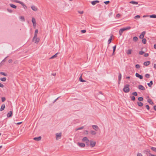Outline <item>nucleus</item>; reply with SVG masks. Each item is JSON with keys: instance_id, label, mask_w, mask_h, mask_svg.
<instances>
[{"instance_id": "33", "label": "nucleus", "mask_w": 156, "mask_h": 156, "mask_svg": "<svg viewBox=\"0 0 156 156\" xmlns=\"http://www.w3.org/2000/svg\"><path fill=\"white\" fill-rule=\"evenodd\" d=\"M84 128V126H81V127H80L78 128H77V129H75V130L76 131H77L78 130H80V129H83Z\"/></svg>"}, {"instance_id": "45", "label": "nucleus", "mask_w": 156, "mask_h": 156, "mask_svg": "<svg viewBox=\"0 0 156 156\" xmlns=\"http://www.w3.org/2000/svg\"><path fill=\"white\" fill-rule=\"evenodd\" d=\"M14 1L15 2H16L17 3H19L20 4L21 3V2L20 1H18L17 0H14Z\"/></svg>"}, {"instance_id": "20", "label": "nucleus", "mask_w": 156, "mask_h": 156, "mask_svg": "<svg viewBox=\"0 0 156 156\" xmlns=\"http://www.w3.org/2000/svg\"><path fill=\"white\" fill-rule=\"evenodd\" d=\"M5 105L4 104L2 105L1 106V108H0V111H3V110H4V109L5 108Z\"/></svg>"}, {"instance_id": "15", "label": "nucleus", "mask_w": 156, "mask_h": 156, "mask_svg": "<svg viewBox=\"0 0 156 156\" xmlns=\"http://www.w3.org/2000/svg\"><path fill=\"white\" fill-rule=\"evenodd\" d=\"M124 31L129 30L131 28V27L129 26L127 27H123L122 28Z\"/></svg>"}, {"instance_id": "23", "label": "nucleus", "mask_w": 156, "mask_h": 156, "mask_svg": "<svg viewBox=\"0 0 156 156\" xmlns=\"http://www.w3.org/2000/svg\"><path fill=\"white\" fill-rule=\"evenodd\" d=\"M130 3L132 4H135L137 5L138 4L137 2L134 1H131L129 2Z\"/></svg>"}, {"instance_id": "25", "label": "nucleus", "mask_w": 156, "mask_h": 156, "mask_svg": "<svg viewBox=\"0 0 156 156\" xmlns=\"http://www.w3.org/2000/svg\"><path fill=\"white\" fill-rule=\"evenodd\" d=\"M90 133L93 135H95L96 134V132L95 131L93 130L90 131Z\"/></svg>"}, {"instance_id": "3", "label": "nucleus", "mask_w": 156, "mask_h": 156, "mask_svg": "<svg viewBox=\"0 0 156 156\" xmlns=\"http://www.w3.org/2000/svg\"><path fill=\"white\" fill-rule=\"evenodd\" d=\"M82 141L83 142H85L87 145H89L90 141L87 137H84L82 139Z\"/></svg>"}, {"instance_id": "60", "label": "nucleus", "mask_w": 156, "mask_h": 156, "mask_svg": "<svg viewBox=\"0 0 156 156\" xmlns=\"http://www.w3.org/2000/svg\"><path fill=\"white\" fill-rule=\"evenodd\" d=\"M33 25L34 28H35V27L36 26V23L33 24Z\"/></svg>"}, {"instance_id": "31", "label": "nucleus", "mask_w": 156, "mask_h": 156, "mask_svg": "<svg viewBox=\"0 0 156 156\" xmlns=\"http://www.w3.org/2000/svg\"><path fill=\"white\" fill-rule=\"evenodd\" d=\"M6 79L5 77L1 78L0 80L2 81L5 82L6 80Z\"/></svg>"}, {"instance_id": "2", "label": "nucleus", "mask_w": 156, "mask_h": 156, "mask_svg": "<svg viewBox=\"0 0 156 156\" xmlns=\"http://www.w3.org/2000/svg\"><path fill=\"white\" fill-rule=\"evenodd\" d=\"M40 40V38L37 37V36L36 37L34 36L33 38V41H34L35 43L37 44L39 42Z\"/></svg>"}, {"instance_id": "17", "label": "nucleus", "mask_w": 156, "mask_h": 156, "mask_svg": "<svg viewBox=\"0 0 156 156\" xmlns=\"http://www.w3.org/2000/svg\"><path fill=\"white\" fill-rule=\"evenodd\" d=\"M124 31V30L122 28L120 29L119 31V34L120 36L122 35V33Z\"/></svg>"}, {"instance_id": "50", "label": "nucleus", "mask_w": 156, "mask_h": 156, "mask_svg": "<svg viewBox=\"0 0 156 156\" xmlns=\"http://www.w3.org/2000/svg\"><path fill=\"white\" fill-rule=\"evenodd\" d=\"M2 102H4L5 100V98L4 97H2Z\"/></svg>"}, {"instance_id": "32", "label": "nucleus", "mask_w": 156, "mask_h": 156, "mask_svg": "<svg viewBox=\"0 0 156 156\" xmlns=\"http://www.w3.org/2000/svg\"><path fill=\"white\" fill-rule=\"evenodd\" d=\"M116 48V45L114 46L113 47V52L112 54L113 55L114 54V52H115V50Z\"/></svg>"}, {"instance_id": "4", "label": "nucleus", "mask_w": 156, "mask_h": 156, "mask_svg": "<svg viewBox=\"0 0 156 156\" xmlns=\"http://www.w3.org/2000/svg\"><path fill=\"white\" fill-rule=\"evenodd\" d=\"M56 140L60 139L61 138L62 136L61 133H56Z\"/></svg>"}, {"instance_id": "5", "label": "nucleus", "mask_w": 156, "mask_h": 156, "mask_svg": "<svg viewBox=\"0 0 156 156\" xmlns=\"http://www.w3.org/2000/svg\"><path fill=\"white\" fill-rule=\"evenodd\" d=\"M96 144V142L93 141L91 140L90 141V146L91 147H94L95 146V145Z\"/></svg>"}, {"instance_id": "9", "label": "nucleus", "mask_w": 156, "mask_h": 156, "mask_svg": "<svg viewBox=\"0 0 156 156\" xmlns=\"http://www.w3.org/2000/svg\"><path fill=\"white\" fill-rule=\"evenodd\" d=\"M99 2V1L98 0H95L91 2V3L93 5H94L98 3Z\"/></svg>"}, {"instance_id": "57", "label": "nucleus", "mask_w": 156, "mask_h": 156, "mask_svg": "<svg viewBox=\"0 0 156 156\" xmlns=\"http://www.w3.org/2000/svg\"><path fill=\"white\" fill-rule=\"evenodd\" d=\"M0 87H3L4 86L2 84L0 83Z\"/></svg>"}, {"instance_id": "54", "label": "nucleus", "mask_w": 156, "mask_h": 156, "mask_svg": "<svg viewBox=\"0 0 156 156\" xmlns=\"http://www.w3.org/2000/svg\"><path fill=\"white\" fill-rule=\"evenodd\" d=\"M104 2L105 4H108L109 3V1H106L105 2Z\"/></svg>"}, {"instance_id": "63", "label": "nucleus", "mask_w": 156, "mask_h": 156, "mask_svg": "<svg viewBox=\"0 0 156 156\" xmlns=\"http://www.w3.org/2000/svg\"><path fill=\"white\" fill-rule=\"evenodd\" d=\"M154 109L156 111V105H155L154 106Z\"/></svg>"}, {"instance_id": "56", "label": "nucleus", "mask_w": 156, "mask_h": 156, "mask_svg": "<svg viewBox=\"0 0 156 156\" xmlns=\"http://www.w3.org/2000/svg\"><path fill=\"white\" fill-rule=\"evenodd\" d=\"M120 16V14H118L116 15V17H117L119 18Z\"/></svg>"}, {"instance_id": "22", "label": "nucleus", "mask_w": 156, "mask_h": 156, "mask_svg": "<svg viewBox=\"0 0 156 156\" xmlns=\"http://www.w3.org/2000/svg\"><path fill=\"white\" fill-rule=\"evenodd\" d=\"M132 51V50L131 49H128L126 52L127 54H128V55L130 54L131 53Z\"/></svg>"}, {"instance_id": "30", "label": "nucleus", "mask_w": 156, "mask_h": 156, "mask_svg": "<svg viewBox=\"0 0 156 156\" xmlns=\"http://www.w3.org/2000/svg\"><path fill=\"white\" fill-rule=\"evenodd\" d=\"M32 22L33 24L36 23L35 19L34 17H32Z\"/></svg>"}, {"instance_id": "8", "label": "nucleus", "mask_w": 156, "mask_h": 156, "mask_svg": "<svg viewBox=\"0 0 156 156\" xmlns=\"http://www.w3.org/2000/svg\"><path fill=\"white\" fill-rule=\"evenodd\" d=\"M145 34V31L143 32L140 35L139 37L140 38L143 39L144 36V35Z\"/></svg>"}, {"instance_id": "53", "label": "nucleus", "mask_w": 156, "mask_h": 156, "mask_svg": "<svg viewBox=\"0 0 156 156\" xmlns=\"http://www.w3.org/2000/svg\"><path fill=\"white\" fill-rule=\"evenodd\" d=\"M81 32L83 33H84L86 32V30H81Z\"/></svg>"}, {"instance_id": "62", "label": "nucleus", "mask_w": 156, "mask_h": 156, "mask_svg": "<svg viewBox=\"0 0 156 156\" xmlns=\"http://www.w3.org/2000/svg\"><path fill=\"white\" fill-rule=\"evenodd\" d=\"M154 68L156 69V64H154Z\"/></svg>"}, {"instance_id": "29", "label": "nucleus", "mask_w": 156, "mask_h": 156, "mask_svg": "<svg viewBox=\"0 0 156 156\" xmlns=\"http://www.w3.org/2000/svg\"><path fill=\"white\" fill-rule=\"evenodd\" d=\"M122 78V75L121 73H119L118 76L119 80L121 81Z\"/></svg>"}, {"instance_id": "52", "label": "nucleus", "mask_w": 156, "mask_h": 156, "mask_svg": "<svg viewBox=\"0 0 156 156\" xmlns=\"http://www.w3.org/2000/svg\"><path fill=\"white\" fill-rule=\"evenodd\" d=\"M144 52L143 51H140L139 52V54L142 55L144 53Z\"/></svg>"}, {"instance_id": "13", "label": "nucleus", "mask_w": 156, "mask_h": 156, "mask_svg": "<svg viewBox=\"0 0 156 156\" xmlns=\"http://www.w3.org/2000/svg\"><path fill=\"white\" fill-rule=\"evenodd\" d=\"M138 88L139 89L142 90H145L144 87L141 85H139V86Z\"/></svg>"}, {"instance_id": "18", "label": "nucleus", "mask_w": 156, "mask_h": 156, "mask_svg": "<svg viewBox=\"0 0 156 156\" xmlns=\"http://www.w3.org/2000/svg\"><path fill=\"white\" fill-rule=\"evenodd\" d=\"M78 144L79 146L81 147H84L85 146V144L84 143H79Z\"/></svg>"}, {"instance_id": "46", "label": "nucleus", "mask_w": 156, "mask_h": 156, "mask_svg": "<svg viewBox=\"0 0 156 156\" xmlns=\"http://www.w3.org/2000/svg\"><path fill=\"white\" fill-rule=\"evenodd\" d=\"M131 100L132 101H134L135 99V98L134 96L131 97Z\"/></svg>"}, {"instance_id": "61", "label": "nucleus", "mask_w": 156, "mask_h": 156, "mask_svg": "<svg viewBox=\"0 0 156 156\" xmlns=\"http://www.w3.org/2000/svg\"><path fill=\"white\" fill-rule=\"evenodd\" d=\"M8 11L11 13L12 12V10L11 9H8Z\"/></svg>"}, {"instance_id": "49", "label": "nucleus", "mask_w": 156, "mask_h": 156, "mask_svg": "<svg viewBox=\"0 0 156 156\" xmlns=\"http://www.w3.org/2000/svg\"><path fill=\"white\" fill-rule=\"evenodd\" d=\"M137 156H143V155L140 153H138L137 154Z\"/></svg>"}, {"instance_id": "39", "label": "nucleus", "mask_w": 156, "mask_h": 156, "mask_svg": "<svg viewBox=\"0 0 156 156\" xmlns=\"http://www.w3.org/2000/svg\"><path fill=\"white\" fill-rule=\"evenodd\" d=\"M112 40V36H111L110 38L109 39L108 41V44H110L111 42V41Z\"/></svg>"}, {"instance_id": "44", "label": "nucleus", "mask_w": 156, "mask_h": 156, "mask_svg": "<svg viewBox=\"0 0 156 156\" xmlns=\"http://www.w3.org/2000/svg\"><path fill=\"white\" fill-rule=\"evenodd\" d=\"M136 68L137 69H139L140 67V66L139 64H136L135 66Z\"/></svg>"}, {"instance_id": "1", "label": "nucleus", "mask_w": 156, "mask_h": 156, "mask_svg": "<svg viewBox=\"0 0 156 156\" xmlns=\"http://www.w3.org/2000/svg\"><path fill=\"white\" fill-rule=\"evenodd\" d=\"M129 85L127 84L124 86V87L123 89V91L125 93H128L129 91Z\"/></svg>"}, {"instance_id": "19", "label": "nucleus", "mask_w": 156, "mask_h": 156, "mask_svg": "<svg viewBox=\"0 0 156 156\" xmlns=\"http://www.w3.org/2000/svg\"><path fill=\"white\" fill-rule=\"evenodd\" d=\"M58 54V53H56L55 55H53L52 56H51L50 58V59H53L55 58H56L57 57V55Z\"/></svg>"}, {"instance_id": "6", "label": "nucleus", "mask_w": 156, "mask_h": 156, "mask_svg": "<svg viewBox=\"0 0 156 156\" xmlns=\"http://www.w3.org/2000/svg\"><path fill=\"white\" fill-rule=\"evenodd\" d=\"M31 9L34 11H37L38 10L37 8L34 5H32L31 6Z\"/></svg>"}, {"instance_id": "51", "label": "nucleus", "mask_w": 156, "mask_h": 156, "mask_svg": "<svg viewBox=\"0 0 156 156\" xmlns=\"http://www.w3.org/2000/svg\"><path fill=\"white\" fill-rule=\"evenodd\" d=\"M146 108L148 110H149L150 109L149 106L148 105H147L146 106Z\"/></svg>"}, {"instance_id": "34", "label": "nucleus", "mask_w": 156, "mask_h": 156, "mask_svg": "<svg viewBox=\"0 0 156 156\" xmlns=\"http://www.w3.org/2000/svg\"><path fill=\"white\" fill-rule=\"evenodd\" d=\"M80 81L81 82H86V81L85 80H83L82 78V76H81L79 78V79Z\"/></svg>"}, {"instance_id": "10", "label": "nucleus", "mask_w": 156, "mask_h": 156, "mask_svg": "<svg viewBox=\"0 0 156 156\" xmlns=\"http://www.w3.org/2000/svg\"><path fill=\"white\" fill-rule=\"evenodd\" d=\"M41 139V136H39L38 137H34V140L37 141H39Z\"/></svg>"}, {"instance_id": "7", "label": "nucleus", "mask_w": 156, "mask_h": 156, "mask_svg": "<svg viewBox=\"0 0 156 156\" xmlns=\"http://www.w3.org/2000/svg\"><path fill=\"white\" fill-rule=\"evenodd\" d=\"M136 76L138 78H139L140 79H143V76L141 75H140L137 73H136L135 74Z\"/></svg>"}, {"instance_id": "48", "label": "nucleus", "mask_w": 156, "mask_h": 156, "mask_svg": "<svg viewBox=\"0 0 156 156\" xmlns=\"http://www.w3.org/2000/svg\"><path fill=\"white\" fill-rule=\"evenodd\" d=\"M145 76L147 78H149L150 76V75L148 74H147L145 75Z\"/></svg>"}, {"instance_id": "28", "label": "nucleus", "mask_w": 156, "mask_h": 156, "mask_svg": "<svg viewBox=\"0 0 156 156\" xmlns=\"http://www.w3.org/2000/svg\"><path fill=\"white\" fill-rule=\"evenodd\" d=\"M138 38L136 37H134L133 38V40L134 41H138Z\"/></svg>"}, {"instance_id": "55", "label": "nucleus", "mask_w": 156, "mask_h": 156, "mask_svg": "<svg viewBox=\"0 0 156 156\" xmlns=\"http://www.w3.org/2000/svg\"><path fill=\"white\" fill-rule=\"evenodd\" d=\"M149 55V54L148 53H145L144 55V56L145 57H147Z\"/></svg>"}, {"instance_id": "24", "label": "nucleus", "mask_w": 156, "mask_h": 156, "mask_svg": "<svg viewBox=\"0 0 156 156\" xmlns=\"http://www.w3.org/2000/svg\"><path fill=\"white\" fill-rule=\"evenodd\" d=\"M137 104L140 107H142L143 105V103L141 102H138Z\"/></svg>"}, {"instance_id": "35", "label": "nucleus", "mask_w": 156, "mask_h": 156, "mask_svg": "<svg viewBox=\"0 0 156 156\" xmlns=\"http://www.w3.org/2000/svg\"><path fill=\"white\" fill-rule=\"evenodd\" d=\"M20 19L21 20V21H24L25 20L23 16H21L20 17Z\"/></svg>"}, {"instance_id": "37", "label": "nucleus", "mask_w": 156, "mask_h": 156, "mask_svg": "<svg viewBox=\"0 0 156 156\" xmlns=\"http://www.w3.org/2000/svg\"><path fill=\"white\" fill-rule=\"evenodd\" d=\"M149 16L150 18H156V15H150Z\"/></svg>"}, {"instance_id": "21", "label": "nucleus", "mask_w": 156, "mask_h": 156, "mask_svg": "<svg viewBox=\"0 0 156 156\" xmlns=\"http://www.w3.org/2000/svg\"><path fill=\"white\" fill-rule=\"evenodd\" d=\"M38 30L37 29H36L34 32V36L36 37L37 36V34L38 33Z\"/></svg>"}, {"instance_id": "58", "label": "nucleus", "mask_w": 156, "mask_h": 156, "mask_svg": "<svg viewBox=\"0 0 156 156\" xmlns=\"http://www.w3.org/2000/svg\"><path fill=\"white\" fill-rule=\"evenodd\" d=\"M12 62V59H10L9 60V63H11Z\"/></svg>"}, {"instance_id": "40", "label": "nucleus", "mask_w": 156, "mask_h": 156, "mask_svg": "<svg viewBox=\"0 0 156 156\" xmlns=\"http://www.w3.org/2000/svg\"><path fill=\"white\" fill-rule=\"evenodd\" d=\"M21 3L20 4H21L23 7V8L25 9L26 8H27V6L26 5H25V4L22 2H21Z\"/></svg>"}, {"instance_id": "36", "label": "nucleus", "mask_w": 156, "mask_h": 156, "mask_svg": "<svg viewBox=\"0 0 156 156\" xmlns=\"http://www.w3.org/2000/svg\"><path fill=\"white\" fill-rule=\"evenodd\" d=\"M146 40L145 38H143L142 40V42L144 44H145L146 42Z\"/></svg>"}, {"instance_id": "47", "label": "nucleus", "mask_w": 156, "mask_h": 156, "mask_svg": "<svg viewBox=\"0 0 156 156\" xmlns=\"http://www.w3.org/2000/svg\"><path fill=\"white\" fill-rule=\"evenodd\" d=\"M132 94L135 96H137V93L136 92H133L132 93Z\"/></svg>"}, {"instance_id": "26", "label": "nucleus", "mask_w": 156, "mask_h": 156, "mask_svg": "<svg viewBox=\"0 0 156 156\" xmlns=\"http://www.w3.org/2000/svg\"><path fill=\"white\" fill-rule=\"evenodd\" d=\"M10 6L12 7L14 9H16L17 7L16 6L13 4H9Z\"/></svg>"}, {"instance_id": "16", "label": "nucleus", "mask_w": 156, "mask_h": 156, "mask_svg": "<svg viewBox=\"0 0 156 156\" xmlns=\"http://www.w3.org/2000/svg\"><path fill=\"white\" fill-rule=\"evenodd\" d=\"M147 101L148 102V103H149V104L151 105H153L154 104V103L153 102L151 99L150 98H149L147 100Z\"/></svg>"}, {"instance_id": "59", "label": "nucleus", "mask_w": 156, "mask_h": 156, "mask_svg": "<svg viewBox=\"0 0 156 156\" xmlns=\"http://www.w3.org/2000/svg\"><path fill=\"white\" fill-rule=\"evenodd\" d=\"M85 133L86 134H88V132L87 130H85Z\"/></svg>"}, {"instance_id": "42", "label": "nucleus", "mask_w": 156, "mask_h": 156, "mask_svg": "<svg viewBox=\"0 0 156 156\" xmlns=\"http://www.w3.org/2000/svg\"><path fill=\"white\" fill-rule=\"evenodd\" d=\"M140 16L138 15H136L134 17L135 19H139L140 18Z\"/></svg>"}, {"instance_id": "11", "label": "nucleus", "mask_w": 156, "mask_h": 156, "mask_svg": "<svg viewBox=\"0 0 156 156\" xmlns=\"http://www.w3.org/2000/svg\"><path fill=\"white\" fill-rule=\"evenodd\" d=\"M92 127L93 129L96 131L98 130V126L97 125H93L92 126Z\"/></svg>"}, {"instance_id": "43", "label": "nucleus", "mask_w": 156, "mask_h": 156, "mask_svg": "<svg viewBox=\"0 0 156 156\" xmlns=\"http://www.w3.org/2000/svg\"><path fill=\"white\" fill-rule=\"evenodd\" d=\"M138 100L140 101H141L143 100V98L142 97H140L138 98Z\"/></svg>"}, {"instance_id": "12", "label": "nucleus", "mask_w": 156, "mask_h": 156, "mask_svg": "<svg viewBox=\"0 0 156 156\" xmlns=\"http://www.w3.org/2000/svg\"><path fill=\"white\" fill-rule=\"evenodd\" d=\"M150 63V62L149 61H147L144 63V65L147 66H148Z\"/></svg>"}, {"instance_id": "38", "label": "nucleus", "mask_w": 156, "mask_h": 156, "mask_svg": "<svg viewBox=\"0 0 156 156\" xmlns=\"http://www.w3.org/2000/svg\"><path fill=\"white\" fill-rule=\"evenodd\" d=\"M151 149L153 151L156 153V147H151Z\"/></svg>"}, {"instance_id": "64", "label": "nucleus", "mask_w": 156, "mask_h": 156, "mask_svg": "<svg viewBox=\"0 0 156 156\" xmlns=\"http://www.w3.org/2000/svg\"><path fill=\"white\" fill-rule=\"evenodd\" d=\"M149 154L151 155V156H156V155H154L153 154H151V153H149Z\"/></svg>"}, {"instance_id": "14", "label": "nucleus", "mask_w": 156, "mask_h": 156, "mask_svg": "<svg viewBox=\"0 0 156 156\" xmlns=\"http://www.w3.org/2000/svg\"><path fill=\"white\" fill-rule=\"evenodd\" d=\"M12 112L10 111L8 113V114H7V116L8 117H10L12 116Z\"/></svg>"}, {"instance_id": "27", "label": "nucleus", "mask_w": 156, "mask_h": 156, "mask_svg": "<svg viewBox=\"0 0 156 156\" xmlns=\"http://www.w3.org/2000/svg\"><path fill=\"white\" fill-rule=\"evenodd\" d=\"M147 84L149 87H151L153 84V81H151L149 83H147Z\"/></svg>"}, {"instance_id": "41", "label": "nucleus", "mask_w": 156, "mask_h": 156, "mask_svg": "<svg viewBox=\"0 0 156 156\" xmlns=\"http://www.w3.org/2000/svg\"><path fill=\"white\" fill-rule=\"evenodd\" d=\"M0 74H2V75L3 76H7V74H6L5 73H4L3 72H1L0 73Z\"/></svg>"}]
</instances>
